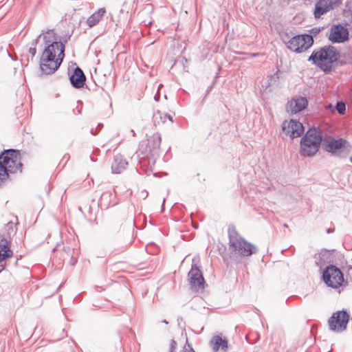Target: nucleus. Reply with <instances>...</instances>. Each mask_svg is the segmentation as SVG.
<instances>
[{"label":"nucleus","instance_id":"obj_18","mask_svg":"<svg viewBox=\"0 0 352 352\" xmlns=\"http://www.w3.org/2000/svg\"><path fill=\"white\" fill-rule=\"evenodd\" d=\"M128 162L121 155H117L114 157L111 164L112 173L115 174L122 173L126 168Z\"/></svg>","mask_w":352,"mask_h":352},{"label":"nucleus","instance_id":"obj_6","mask_svg":"<svg viewBox=\"0 0 352 352\" xmlns=\"http://www.w3.org/2000/svg\"><path fill=\"white\" fill-rule=\"evenodd\" d=\"M314 43L312 36L303 34L293 36L286 43L287 48L292 52L300 54L307 51Z\"/></svg>","mask_w":352,"mask_h":352},{"label":"nucleus","instance_id":"obj_2","mask_svg":"<svg viewBox=\"0 0 352 352\" xmlns=\"http://www.w3.org/2000/svg\"><path fill=\"white\" fill-rule=\"evenodd\" d=\"M322 135L316 129H309L300 140V153L304 157L315 155L320 148Z\"/></svg>","mask_w":352,"mask_h":352},{"label":"nucleus","instance_id":"obj_28","mask_svg":"<svg viewBox=\"0 0 352 352\" xmlns=\"http://www.w3.org/2000/svg\"><path fill=\"white\" fill-rule=\"evenodd\" d=\"M184 352H195V351L188 345V347L184 348Z\"/></svg>","mask_w":352,"mask_h":352},{"label":"nucleus","instance_id":"obj_11","mask_svg":"<svg viewBox=\"0 0 352 352\" xmlns=\"http://www.w3.org/2000/svg\"><path fill=\"white\" fill-rule=\"evenodd\" d=\"M282 129L285 134L291 138L300 137L305 130L302 124L294 119L284 121Z\"/></svg>","mask_w":352,"mask_h":352},{"label":"nucleus","instance_id":"obj_3","mask_svg":"<svg viewBox=\"0 0 352 352\" xmlns=\"http://www.w3.org/2000/svg\"><path fill=\"white\" fill-rule=\"evenodd\" d=\"M228 236L230 247L234 254L248 256L254 253V246L241 237L234 229L229 230Z\"/></svg>","mask_w":352,"mask_h":352},{"label":"nucleus","instance_id":"obj_5","mask_svg":"<svg viewBox=\"0 0 352 352\" xmlns=\"http://www.w3.org/2000/svg\"><path fill=\"white\" fill-rule=\"evenodd\" d=\"M0 162L10 174L21 172V157L19 151L9 149L3 151L0 155Z\"/></svg>","mask_w":352,"mask_h":352},{"label":"nucleus","instance_id":"obj_9","mask_svg":"<svg viewBox=\"0 0 352 352\" xmlns=\"http://www.w3.org/2000/svg\"><path fill=\"white\" fill-rule=\"evenodd\" d=\"M161 138L158 133H154L143 140L139 144V151L142 155L148 156L160 148Z\"/></svg>","mask_w":352,"mask_h":352},{"label":"nucleus","instance_id":"obj_30","mask_svg":"<svg viewBox=\"0 0 352 352\" xmlns=\"http://www.w3.org/2000/svg\"><path fill=\"white\" fill-rule=\"evenodd\" d=\"M350 160L352 162V156L351 157Z\"/></svg>","mask_w":352,"mask_h":352},{"label":"nucleus","instance_id":"obj_13","mask_svg":"<svg viewBox=\"0 0 352 352\" xmlns=\"http://www.w3.org/2000/svg\"><path fill=\"white\" fill-rule=\"evenodd\" d=\"M341 3V0H318L316 3L314 16L320 18L322 14L334 9Z\"/></svg>","mask_w":352,"mask_h":352},{"label":"nucleus","instance_id":"obj_4","mask_svg":"<svg viewBox=\"0 0 352 352\" xmlns=\"http://www.w3.org/2000/svg\"><path fill=\"white\" fill-rule=\"evenodd\" d=\"M43 38L47 44L44 50L45 54H49L51 56H55L60 59L65 57V45L60 41H56V34L53 30L47 31Z\"/></svg>","mask_w":352,"mask_h":352},{"label":"nucleus","instance_id":"obj_16","mask_svg":"<svg viewBox=\"0 0 352 352\" xmlns=\"http://www.w3.org/2000/svg\"><path fill=\"white\" fill-rule=\"evenodd\" d=\"M61 63L53 58L40 57L39 66L41 72L45 74H52L56 72Z\"/></svg>","mask_w":352,"mask_h":352},{"label":"nucleus","instance_id":"obj_23","mask_svg":"<svg viewBox=\"0 0 352 352\" xmlns=\"http://www.w3.org/2000/svg\"><path fill=\"white\" fill-rule=\"evenodd\" d=\"M10 173L7 171L6 168L0 162V186L10 179Z\"/></svg>","mask_w":352,"mask_h":352},{"label":"nucleus","instance_id":"obj_12","mask_svg":"<svg viewBox=\"0 0 352 352\" xmlns=\"http://www.w3.org/2000/svg\"><path fill=\"white\" fill-rule=\"evenodd\" d=\"M322 144L325 151L331 153H337L346 146L347 141L343 138L327 136L323 139Z\"/></svg>","mask_w":352,"mask_h":352},{"label":"nucleus","instance_id":"obj_20","mask_svg":"<svg viewBox=\"0 0 352 352\" xmlns=\"http://www.w3.org/2000/svg\"><path fill=\"white\" fill-rule=\"evenodd\" d=\"M210 344L214 351H217L219 349L226 351L228 348V340L226 338H223L221 336H213Z\"/></svg>","mask_w":352,"mask_h":352},{"label":"nucleus","instance_id":"obj_21","mask_svg":"<svg viewBox=\"0 0 352 352\" xmlns=\"http://www.w3.org/2000/svg\"><path fill=\"white\" fill-rule=\"evenodd\" d=\"M10 242L3 240V237L0 236V261L12 256L13 252L10 249Z\"/></svg>","mask_w":352,"mask_h":352},{"label":"nucleus","instance_id":"obj_10","mask_svg":"<svg viewBox=\"0 0 352 352\" xmlns=\"http://www.w3.org/2000/svg\"><path fill=\"white\" fill-rule=\"evenodd\" d=\"M190 288L195 292L202 291L205 287V280L201 270L197 265H192L188 272Z\"/></svg>","mask_w":352,"mask_h":352},{"label":"nucleus","instance_id":"obj_22","mask_svg":"<svg viewBox=\"0 0 352 352\" xmlns=\"http://www.w3.org/2000/svg\"><path fill=\"white\" fill-rule=\"evenodd\" d=\"M106 10L104 8H100L93 14H91L87 20V23L89 28L98 24L104 16Z\"/></svg>","mask_w":352,"mask_h":352},{"label":"nucleus","instance_id":"obj_29","mask_svg":"<svg viewBox=\"0 0 352 352\" xmlns=\"http://www.w3.org/2000/svg\"><path fill=\"white\" fill-rule=\"evenodd\" d=\"M5 268V265L3 264H0V272L3 271Z\"/></svg>","mask_w":352,"mask_h":352},{"label":"nucleus","instance_id":"obj_15","mask_svg":"<svg viewBox=\"0 0 352 352\" xmlns=\"http://www.w3.org/2000/svg\"><path fill=\"white\" fill-rule=\"evenodd\" d=\"M308 105V101L305 97H296L292 98L287 104V111L295 114L302 111Z\"/></svg>","mask_w":352,"mask_h":352},{"label":"nucleus","instance_id":"obj_1","mask_svg":"<svg viewBox=\"0 0 352 352\" xmlns=\"http://www.w3.org/2000/svg\"><path fill=\"white\" fill-rule=\"evenodd\" d=\"M339 52L333 47H324L314 52L309 60L324 71L331 70L333 63L338 60Z\"/></svg>","mask_w":352,"mask_h":352},{"label":"nucleus","instance_id":"obj_26","mask_svg":"<svg viewBox=\"0 0 352 352\" xmlns=\"http://www.w3.org/2000/svg\"><path fill=\"white\" fill-rule=\"evenodd\" d=\"M41 57L53 58L54 60H57L58 62L60 61V63H62V62L63 60V59L56 58L55 56H49V54H45V52H42Z\"/></svg>","mask_w":352,"mask_h":352},{"label":"nucleus","instance_id":"obj_27","mask_svg":"<svg viewBox=\"0 0 352 352\" xmlns=\"http://www.w3.org/2000/svg\"><path fill=\"white\" fill-rule=\"evenodd\" d=\"M36 47H30L29 49V53L31 54L32 56H34L36 54Z\"/></svg>","mask_w":352,"mask_h":352},{"label":"nucleus","instance_id":"obj_19","mask_svg":"<svg viewBox=\"0 0 352 352\" xmlns=\"http://www.w3.org/2000/svg\"><path fill=\"white\" fill-rule=\"evenodd\" d=\"M85 79L84 73L79 67H76L70 76V81L72 85L76 88L82 87L85 84Z\"/></svg>","mask_w":352,"mask_h":352},{"label":"nucleus","instance_id":"obj_7","mask_svg":"<svg viewBox=\"0 0 352 352\" xmlns=\"http://www.w3.org/2000/svg\"><path fill=\"white\" fill-rule=\"evenodd\" d=\"M323 279L325 283L333 288H338L344 282L342 272L336 266L331 265L324 271Z\"/></svg>","mask_w":352,"mask_h":352},{"label":"nucleus","instance_id":"obj_24","mask_svg":"<svg viewBox=\"0 0 352 352\" xmlns=\"http://www.w3.org/2000/svg\"><path fill=\"white\" fill-rule=\"evenodd\" d=\"M336 109L340 114H344L346 110L345 104L342 102H339L336 104Z\"/></svg>","mask_w":352,"mask_h":352},{"label":"nucleus","instance_id":"obj_17","mask_svg":"<svg viewBox=\"0 0 352 352\" xmlns=\"http://www.w3.org/2000/svg\"><path fill=\"white\" fill-rule=\"evenodd\" d=\"M13 219L15 220V221L10 220L7 223H6L0 234V236L3 237V240L10 243L12 236H14L16 231V226L17 224V219L16 217H13Z\"/></svg>","mask_w":352,"mask_h":352},{"label":"nucleus","instance_id":"obj_14","mask_svg":"<svg viewBox=\"0 0 352 352\" xmlns=\"http://www.w3.org/2000/svg\"><path fill=\"white\" fill-rule=\"evenodd\" d=\"M349 38V32L342 25H336L331 28L329 39L333 43H342Z\"/></svg>","mask_w":352,"mask_h":352},{"label":"nucleus","instance_id":"obj_25","mask_svg":"<svg viewBox=\"0 0 352 352\" xmlns=\"http://www.w3.org/2000/svg\"><path fill=\"white\" fill-rule=\"evenodd\" d=\"M157 116H160V118L161 120H162V115H161L159 112H158V113H156V115H155V119H156V120L157 119ZM166 119L169 120V121H170V122H173L171 117H170V116L166 115V114H165V115H164V120H162V122H166Z\"/></svg>","mask_w":352,"mask_h":352},{"label":"nucleus","instance_id":"obj_8","mask_svg":"<svg viewBox=\"0 0 352 352\" xmlns=\"http://www.w3.org/2000/svg\"><path fill=\"white\" fill-rule=\"evenodd\" d=\"M349 316L344 311H338L333 314L328 320L329 329L335 332H341L346 329Z\"/></svg>","mask_w":352,"mask_h":352}]
</instances>
